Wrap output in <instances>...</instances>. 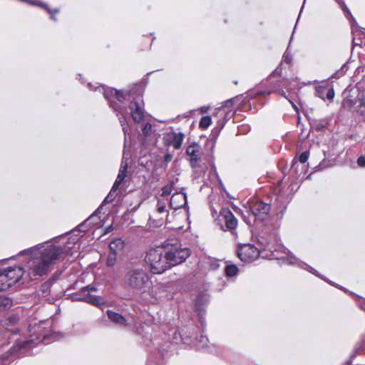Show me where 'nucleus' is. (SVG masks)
<instances>
[{"label": "nucleus", "mask_w": 365, "mask_h": 365, "mask_svg": "<svg viewBox=\"0 0 365 365\" xmlns=\"http://www.w3.org/2000/svg\"><path fill=\"white\" fill-rule=\"evenodd\" d=\"M164 248L170 268L184 262L191 254L190 250L178 241L168 243Z\"/></svg>", "instance_id": "7"}, {"label": "nucleus", "mask_w": 365, "mask_h": 365, "mask_svg": "<svg viewBox=\"0 0 365 365\" xmlns=\"http://www.w3.org/2000/svg\"><path fill=\"white\" fill-rule=\"evenodd\" d=\"M124 244L121 239H116L113 240L109 244V248L111 252L117 253L118 251L123 248Z\"/></svg>", "instance_id": "19"}, {"label": "nucleus", "mask_w": 365, "mask_h": 365, "mask_svg": "<svg viewBox=\"0 0 365 365\" xmlns=\"http://www.w3.org/2000/svg\"><path fill=\"white\" fill-rule=\"evenodd\" d=\"M173 190V184H169L162 188V196L169 195Z\"/></svg>", "instance_id": "26"}, {"label": "nucleus", "mask_w": 365, "mask_h": 365, "mask_svg": "<svg viewBox=\"0 0 365 365\" xmlns=\"http://www.w3.org/2000/svg\"><path fill=\"white\" fill-rule=\"evenodd\" d=\"M124 159L125 157L123 156L117 178L111 188V190L103 200V202H111L114 200L115 192L118 190L119 186L124 182L125 178L127 176L128 163Z\"/></svg>", "instance_id": "8"}, {"label": "nucleus", "mask_w": 365, "mask_h": 365, "mask_svg": "<svg viewBox=\"0 0 365 365\" xmlns=\"http://www.w3.org/2000/svg\"><path fill=\"white\" fill-rule=\"evenodd\" d=\"M282 182L279 183V185H281ZM280 185H278L276 188H275V192L278 194V198H282V195H280V187H279Z\"/></svg>", "instance_id": "38"}, {"label": "nucleus", "mask_w": 365, "mask_h": 365, "mask_svg": "<svg viewBox=\"0 0 365 365\" xmlns=\"http://www.w3.org/2000/svg\"><path fill=\"white\" fill-rule=\"evenodd\" d=\"M260 252L257 247L250 244L240 246L237 251L239 258L245 262H251L258 258Z\"/></svg>", "instance_id": "10"}, {"label": "nucleus", "mask_w": 365, "mask_h": 365, "mask_svg": "<svg viewBox=\"0 0 365 365\" xmlns=\"http://www.w3.org/2000/svg\"><path fill=\"white\" fill-rule=\"evenodd\" d=\"M357 164L360 167H364L365 166V157L360 156L357 160Z\"/></svg>", "instance_id": "34"}, {"label": "nucleus", "mask_w": 365, "mask_h": 365, "mask_svg": "<svg viewBox=\"0 0 365 365\" xmlns=\"http://www.w3.org/2000/svg\"><path fill=\"white\" fill-rule=\"evenodd\" d=\"M165 248L151 249L145 256V262L150 267L152 273L158 274L170 269L167 260Z\"/></svg>", "instance_id": "6"}, {"label": "nucleus", "mask_w": 365, "mask_h": 365, "mask_svg": "<svg viewBox=\"0 0 365 365\" xmlns=\"http://www.w3.org/2000/svg\"><path fill=\"white\" fill-rule=\"evenodd\" d=\"M348 70V66L346 63H344L341 68L340 69H339L337 71H336L332 76H331V78H341L342 76H344L345 74V73Z\"/></svg>", "instance_id": "22"}, {"label": "nucleus", "mask_w": 365, "mask_h": 365, "mask_svg": "<svg viewBox=\"0 0 365 365\" xmlns=\"http://www.w3.org/2000/svg\"><path fill=\"white\" fill-rule=\"evenodd\" d=\"M207 109L206 108H205V107H202V108H201V111H202V113H205V112L207 111Z\"/></svg>", "instance_id": "42"}, {"label": "nucleus", "mask_w": 365, "mask_h": 365, "mask_svg": "<svg viewBox=\"0 0 365 365\" xmlns=\"http://www.w3.org/2000/svg\"><path fill=\"white\" fill-rule=\"evenodd\" d=\"M200 341L203 344V346L207 344L208 341V339L206 336H201L200 337Z\"/></svg>", "instance_id": "39"}, {"label": "nucleus", "mask_w": 365, "mask_h": 365, "mask_svg": "<svg viewBox=\"0 0 365 365\" xmlns=\"http://www.w3.org/2000/svg\"><path fill=\"white\" fill-rule=\"evenodd\" d=\"M219 217L220 220L225 224L227 230H232L237 227V220L229 209L223 208L220 211Z\"/></svg>", "instance_id": "13"}, {"label": "nucleus", "mask_w": 365, "mask_h": 365, "mask_svg": "<svg viewBox=\"0 0 365 365\" xmlns=\"http://www.w3.org/2000/svg\"><path fill=\"white\" fill-rule=\"evenodd\" d=\"M156 207H157V212L159 214L165 213V217H168V215L166 214L167 213V210H166L165 202H163L161 200H158Z\"/></svg>", "instance_id": "23"}, {"label": "nucleus", "mask_w": 365, "mask_h": 365, "mask_svg": "<svg viewBox=\"0 0 365 365\" xmlns=\"http://www.w3.org/2000/svg\"><path fill=\"white\" fill-rule=\"evenodd\" d=\"M280 94H281L282 96H284V91H281V92H280Z\"/></svg>", "instance_id": "45"}, {"label": "nucleus", "mask_w": 365, "mask_h": 365, "mask_svg": "<svg viewBox=\"0 0 365 365\" xmlns=\"http://www.w3.org/2000/svg\"><path fill=\"white\" fill-rule=\"evenodd\" d=\"M184 134L181 132L175 133L173 132L168 135V138L170 144L175 148L179 149L181 148L183 140H184Z\"/></svg>", "instance_id": "15"}, {"label": "nucleus", "mask_w": 365, "mask_h": 365, "mask_svg": "<svg viewBox=\"0 0 365 365\" xmlns=\"http://www.w3.org/2000/svg\"><path fill=\"white\" fill-rule=\"evenodd\" d=\"M186 153L189 156V160L192 168L197 166L201 159L202 152L200 146L195 143L188 145L186 148Z\"/></svg>", "instance_id": "12"}, {"label": "nucleus", "mask_w": 365, "mask_h": 365, "mask_svg": "<svg viewBox=\"0 0 365 365\" xmlns=\"http://www.w3.org/2000/svg\"><path fill=\"white\" fill-rule=\"evenodd\" d=\"M288 262L292 264H297L298 262V259L294 255H289Z\"/></svg>", "instance_id": "35"}, {"label": "nucleus", "mask_w": 365, "mask_h": 365, "mask_svg": "<svg viewBox=\"0 0 365 365\" xmlns=\"http://www.w3.org/2000/svg\"><path fill=\"white\" fill-rule=\"evenodd\" d=\"M158 286H159L160 287H163V284H160Z\"/></svg>", "instance_id": "47"}, {"label": "nucleus", "mask_w": 365, "mask_h": 365, "mask_svg": "<svg viewBox=\"0 0 365 365\" xmlns=\"http://www.w3.org/2000/svg\"><path fill=\"white\" fill-rule=\"evenodd\" d=\"M356 113L359 116L360 119L365 123V108L356 107Z\"/></svg>", "instance_id": "29"}, {"label": "nucleus", "mask_w": 365, "mask_h": 365, "mask_svg": "<svg viewBox=\"0 0 365 365\" xmlns=\"http://www.w3.org/2000/svg\"><path fill=\"white\" fill-rule=\"evenodd\" d=\"M334 97V91L333 88H329L327 93V98L331 101Z\"/></svg>", "instance_id": "33"}, {"label": "nucleus", "mask_w": 365, "mask_h": 365, "mask_svg": "<svg viewBox=\"0 0 365 365\" xmlns=\"http://www.w3.org/2000/svg\"><path fill=\"white\" fill-rule=\"evenodd\" d=\"M78 299L81 301L86 302L93 305H100L101 304L102 302V300L99 297L96 295H91L89 294H88L85 297L79 298Z\"/></svg>", "instance_id": "18"}, {"label": "nucleus", "mask_w": 365, "mask_h": 365, "mask_svg": "<svg viewBox=\"0 0 365 365\" xmlns=\"http://www.w3.org/2000/svg\"><path fill=\"white\" fill-rule=\"evenodd\" d=\"M309 158V153L305 151V152H303L299 157V161L301 163H304L307 161Z\"/></svg>", "instance_id": "30"}, {"label": "nucleus", "mask_w": 365, "mask_h": 365, "mask_svg": "<svg viewBox=\"0 0 365 365\" xmlns=\"http://www.w3.org/2000/svg\"><path fill=\"white\" fill-rule=\"evenodd\" d=\"M45 322H41L38 325L30 326L29 327V332L31 333L30 339L27 340H21L17 339L16 341V344L11 348V354H17L23 349L26 348H31L34 344H37L38 341L39 342H42L45 344L50 343L49 338L52 337L54 339H59V334L56 333L48 334V331H46L43 327H42V324Z\"/></svg>", "instance_id": "3"}, {"label": "nucleus", "mask_w": 365, "mask_h": 365, "mask_svg": "<svg viewBox=\"0 0 365 365\" xmlns=\"http://www.w3.org/2000/svg\"><path fill=\"white\" fill-rule=\"evenodd\" d=\"M143 133L145 135H150L152 133V125L150 123H147L144 125L143 129Z\"/></svg>", "instance_id": "27"}, {"label": "nucleus", "mask_w": 365, "mask_h": 365, "mask_svg": "<svg viewBox=\"0 0 365 365\" xmlns=\"http://www.w3.org/2000/svg\"><path fill=\"white\" fill-rule=\"evenodd\" d=\"M103 91V96L108 101L110 107L116 113L118 116L123 130L125 135L128 134V129L126 127V118L124 116L125 108L122 106V103L125 99V95L120 91L112 88H102Z\"/></svg>", "instance_id": "4"}, {"label": "nucleus", "mask_w": 365, "mask_h": 365, "mask_svg": "<svg viewBox=\"0 0 365 365\" xmlns=\"http://www.w3.org/2000/svg\"><path fill=\"white\" fill-rule=\"evenodd\" d=\"M170 158H171V156H170V155H166V157H165V160H170Z\"/></svg>", "instance_id": "43"}, {"label": "nucleus", "mask_w": 365, "mask_h": 365, "mask_svg": "<svg viewBox=\"0 0 365 365\" xmlns=\"http://www.w3.org/2000/svg\"><path fill=\"white\" fill-rule=\"evenodd\" d=\"M319 96L321 97V98H324V97L322 96H321V94H319Z\"/></svg>", "instance_id": "46"}, {"label": "nucleus", "mask_w": 365, "mask_h": 365, "mask_svg": "<svg viewBox=\"0 0 365 365\" xmlns=\"http://www.w3.org/2000/svg\"><path fill=\"white\" fill-rule=\"evenodd\" d=\"M270 211L269 203L260 200H253L249 202V209L242 212L244 221L249 225L257 222H264L269 217Z\"/></svg>", "instance_id": "5"}, {"label": "nucleus", "mask_w": 365, "mask_h": 365, "mask_svg": "<svg viewBox=\"0 0 365 365\" xmlns=\"http://www.w3.org/2000/svg\"><path fill=\"white\" fill-rule=\"evenodd\" d=\"M111 230H113V225H110L108 226L107 228H106V230L105 232V234H107L109 232H110Z\"/></svg>", "instance_id": "41"}, {"label": "nucleus", "mask_w": 365, "mask_h": 365, "mask_svg": "<svg viewBox=\"0 0 365 365\" xmlns=\"http://www.w3.org/2000/svg\"><path fill=\"white\" fill-rule=\"evenodd\" d=\"M324 128V125L322 123H317V124L316 125V128H317V130H320L323 129Z\"/></svg>", "instance_id": "40"}, {"label": "nucleus", "mask_w": 365, "mask_h": 365, "mask_svg": "<svg viewBox=\"0 0 365 365\" xmlns=\"http://www.w3.org/2000/svg\"><path fill=\"white\" fill-rule=\"evenodd\" d=\"M233 101H234V99H233V98L230 99V100H227V101H225V102L224 103L223 106H224V107H231V106H232V105Z\"/></svg>", "instance_id": "37"}, {"label": "nucleus", "mask_w": 365, "mask_h": 365, "mask_svg": "<svg viewBox=\"0 0 365 365\" xmlns=\"http://www.w3.org/2000/svg\"><path fill=\"white\" fill-rule=\"evenodd\" d=\"M26 253L25 272L31 279H37L51 272L63 251L58 246L38 245L20 252L21 255Z\"/></svg>", "instance_id": "1"}, {"label": "nucleus", "mask_w": 365, "mask_h": 365, "mask_svg": "<svg viewBox=\"0 0 365 365\" xmlns=\"http://www.w3.org/2000/svg\"><path fill=\"white\" fill-rule=\"evenodd\" d=\"M84 291H87L88 294H89L90 292L92 291H96L97 289L95 287L93 286H87L83 289Z\"/></svg>", "instance_id": "36"}, {"label": "nucleus", "mask_w": 365, "mask_h": 365, "mask_svg": "<svg viewBox=\"0 0 365 365\" xmlns=\"http://www.w3.org/2000/svg\"><path fill=\"white\" fill-rule=\"evenodd\" d=\"M130 114L135 123H140L145 118L144 102L142 94L133 98L130 104Z\"/></svg>", "instance_id": "9"}, {"label": "nucleus", "mask_w": 365, "mask_h": 365, "mask_svg": "<svg viewBox=\"0 0 365 365\" xmlns=\"http://www.w3.org/2000/svg\"><path fill=\"white\" fill-rule=\"evenodd\" d=\"M283 60L287 63H289L292 61V55L289 53H288L287 50L286 51V52L283 55Z\"/></svg>", "instance_id": "32"}, {"label": "nucleus", "mask_w": 365, "mask_h": 365, "mask_svg": "<svg viewBox=\"0 0 365 365\" xmlns=\"http://www.w3.org/2000/svg\"><path fill=\"white\" fill-rule=\"evenodd\" d=\"M1 272L3 276H4L5 281L9 284V287L18 282L22 278L23 275L26 274L25 269L19 266L8 267L3 271L1 270Z\"/></svg>", "instance_id": "11"}, {"label": "nucleus", "mask_w": 365, "mask_h": 365, "mask_svg": "<svg viewBox=\"0 0 365 365\" xmlns=\"http://www.w3.org/2000/svg\"><path fill=\"white\" fill-rule=\"evenodd\" d=\"M123 285L134 294L146 293L151 286L152 282L149 274L143 268H128L123 275Z\"/></svg>", "instance_id": "2"}, {"label": "nucleus", "mask_w": 365, "mask_h": 365, "mask_svg": "<svg viewBox=\"0 0 365 365\" xmlns=\"http://www.w3.org/2000/svg\"><path fill=\"white\" fill-rule=\"evenodd\" d=\"M116 255L117 253L111 252L108 256L106 264L108 267H113L115 264L117 259Z\"/></svg>", "instance_id": "24"}, {"label": "nucleus", "mask_w": 365, "mask_h": 365, "mask_svg": "<svg viewBox=\"0 0 365 365\" xmlns=\"http://www.w3.org/2000/svg\"><path fill=\"white\" fill-rule=\"evenodd\" d=\"M359 105L357 108H365V95L362 94L358 96Z\"/></svg>", "instance_id": "31"}, {"label": "nucleus", "mask_w": 365, "mask_h": 365, "mask_svg": "<svg viewBox=\"0 0 365 365\" xmlns=\"http://www.w3.org/2000/svg\"><path fill=\"white\" fill-rule=\"evenodd\" d=\"M212 123V118L209 115L202 117L199 123V127L201 129H207Z\"/></svg>", "instance_id": "20"}, {"label": "nucleus", "mask_w": 365, "mask_h": 365, "mask_svg": "<svg viewBox=\"0 0 365 365\" xmlns=\"http://www.w3.org/2000/svg\"><path fill=\"white\" fill-rule=\"evenodd\" d=\"M225 272L227 276L233 277L237 274L238 268L235 264L227 265L225 267Z\"/></svg>", "instance_id": "21"}, {"label": "nucleus", "mask_w": 365, "mask_h": 365, "mask_svg": "<svg viewBox=\"0 0 365 365\" xmlns=\"http://www.w3.org/2000/svg\"><path fill=\"white\" fill-rule=\"evenodd\" d=\"M187 204V196L182 192H176L171 196L170 205V207L177 210L183 207Z\"/></svg>", "instance_id": "14"}, {"label": "nucleus", "mask_w": 365, "mask_h": 365, "mask_svg": "<svg viewBox=\"0 0 365 365\" xmlns=\"http://www.w3.org/2000/svg\"><path fill=\"white\" fill-rule=\"evenodd\" d=\"M299 266L304 269H307L309 272L313 273L314 274L319 275L318 272L313 267L307 265V264L302 262H299Z\"/></svg>", "instance_id": "28"}, {"label": "nucleus", "mask_w": 365, "mask_h": 365, "mask_svg": "<svg viewBox=\"0 0 365 365\" xmlns=\"http://www.w3.org/2000/svg\"><path fill=\"white\" fill-rule=\"evenodd\" d=\"M6 329H7L8 330H9L10 331H11V332L16 333V330H13V329H9L8 327H6Z\"/></svg>", "instance_id": "44"}, {"label": "nucleus", "mask_w": 365, "mask_h": 365, "mask_svg": "<svg viewBox=\"0 0 365 365\" xmlns=\"http://www.w3.org/2000/svg\"><path fill=\"white\" fill-rule=\"evenodd\" d=\"M9 288V284L5 281L4 276H3L2 272L0 269V292L5 291V290L8 289Z\"/></svg>", "instance_id": "25"}, {"label": "nucleus", "mask_w": 365, "mask_h": 365, "mask_svg": "<svg viewBox=\"0 0 365 365\" xmlns=\"http://www.w3.org/2000/svg\"><path fill=\"white\" fill-rule=\"evenodd\" d=\"M98 212V209L95 211L89 217H88L83 223L79 225L78 229L81 232H85L87 228V224H89V226L91 225H97L98 224V219L95 220L97 217V215Z\"/></svg>", "instance_id": "17"}, {"label": "nucleus", "mask_w": 365, "mask_h": 365, "mask_svg": "<svg viewBox=\"0 0 365 365\" xmlns=\"http://www.w3.org/2000/svg\"><path fill=\"white\" fill-rule=\"evenodd\" d=\"M107 315L108 319L113 322V323L120 325V326H126V320L123 316L121 314L116 313L115 312L108 310Z\"/></svg>", "instance_id": "16"}]
</instances>
